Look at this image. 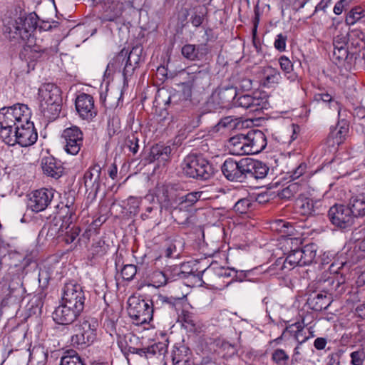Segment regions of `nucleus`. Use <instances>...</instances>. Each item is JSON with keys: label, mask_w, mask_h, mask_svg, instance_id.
Wrapping results in <instances>:
<instances>
[{"label": "nucleus", "mask_w": 365, "mask_h": 365, "mask_svg": "<svg viewBox=\"0 0 365 365\" xmlns=\"http://www.w3.org/2000/svg\"><path fill=\"white\" fill-rule=\"evenodd\" d=\"M279 63L281 69L287 73H290L293 69V65L291 61L285 56H282L279 58Z\"/></svg>", "instance_id": "61"}, {"label": "nucleus", "mask_w": 365, "mask_h": 365, "mask_svg": "<svg viewBox=\"0 0 365 365\" xmlns=\"http://www.w3.org/2000/svg\"><path fill=\"white\" fill-rule=\"evenodd\" d=\"M192 87V84H190V83H183L182 91L174 93L169 96L165 104H176L178 100H180L183 104L190 103Z\"/></svg>", "instance_id": "32"}, {"label": "nucleus", "mask_w": 365, "mask_h": 365, "mask_svg": "<svg viewBox=\"0 0 365 365\" xmlns=\"http://www.w3.org/2000/svg\"><path fill=\"white\" fill-rule=\"evenodd\" d=\"M75 106L79 117L83 120H91L97 115L93 98L89 94H79L76 98Z\"/></svg>", "instance_id": "16"}, {"label": "nucleus", "mask_w": 365, "mask_h": 365, "mask_svg": "<svg viewBox=\"0 0 365 365\" xmlns=\"http://www.w3.org/2000/svg\"><path fill=\"white\" fill-rule=\"evenodd\" d=\"M271 359L276 365H287L289 356L284 349H277L272 353Z\"/></svg>", "instance_id": "52"}, {"label": "nucleus", "mask_w": 365, "mask_h": 365, "mask_svg": "<svg viewBox=\"0 0 365 365\" xmlns=\"http://www.w3.org/2000/svg\"><path fill=\"white\" fill-rule=\"evenodd\" d=\"M245 182L251 179H264L269 170L264 163L248 158H245Z\"/></svg>", "instance_id": "20"}, {"label": "nucleus", "mask_w": 365, "mask_h": 365, "mask_svg": "<svg viewBox=\"0 0 365 365\" xmlns=\"http://www.w3.org/2000/svg\"><path fill=\"white\" fill-rule=\"evenodd\" d=\"M41 168L44 174L55 179L61 177L64 170L61 162L53 156L43 158Z\"/></svg>", "instance_id": "24"}, {"label": "nucleus", "mask_w": 365, "mask_h": 365, "mask_svg": "<svg viewBox=\"0 0 365 365\" xmlns=\"http://www.w3.org/2000/svg\"><path fill=\"white\" fill-rule=\"evenodd\" d=\"M331 302L330 295L326 292H313L309 295L307 300V304L309 308L315 312L327 309Z\"/></svg>", "instance_id": "25"}, {"label": "nucleus", "mask_w": 365, "mask_h": 365, "mask_svg": "<svg viewBox=\"0 0 365 365\" xmlns=\"http://www.w3.org/2000/svg\"><path fill=\"white\" fill-rule=\"evenodd\" d=\"M264 78L262 80V84L264 87L271 88L278 84L282 79L279 71L271 66L263 69Z\"/></svg>", "instance_id": "33"}, {"label": "nucleus", "mask_w": 365, "mask_h": 365, "mask_svg": "<svg viewBox=\"0 0 365 365\" xmlns=\"http://www.w3.org/2000/svg\"><path fill=\"white\" fill-rule=\"evenodd\" d=\"M13 127H15V125L0 117V138L9 146L16 144V133L13 130Z\"/></svg>", "instance_id": "28"}, {"label": "nucleus", "mask_w": 365, "mask_h": 365, "mask_svg": "<svg viewBox=\"0 0 365 365\" xmlns=\"http://www.w3.org/2000/svg\"><path fill=\"white\" fill-rule=\"evenodd\" d=\"M61 138L63 139L64 150L68 154L76 155L79 153L83 143V134L78 127L73 125L66 128Z\"/></svg>", "instance_id": "12"}, {"label": "nucleus", "mask_w": 365, "mask_h": 365, "mask_svg": "<svg viewBox=\"0 0 365 365\" xmlns=\"http://www.w3.org/2000/svg\"><path fill=\"white\" fill-rule=\"evenodd\" d=\"M123 4H103L100 19L102 22L115 21L122 14Z\"/></svg>", "instance_id": "27"}, {"label": "nucleus", "mask_w": 365, "mask_h": 365, "mask_svg": "<svg viewBox=\"0 0 365 365\" xmlns=\"http://www.w3.org/2000/svg\"><path fill=\"white\" fill-rule=\"evenodd\" d=\"M252 202L250 199L247 197L241 198L234 205V210L240 214H245L248 212Z\"/></svg>", "instance_id": "55"}, {"label": "nucleus", "mask_w": 365, "mask_h": 365, "mask_svg": "<svg viewBox=\"0 0 365 365\" xmlns=\"http://www.w3.org/2000/svg\"><path fill=\"white\" fill-rule=\"evenodd\" d=\"M235 274L234 268L220 269L217 272L219 278H231L230 281L227 282L225 287H228L233 282V276Z\"/></svg>", "instance_id": "57"}, {"label": "nucleus", "mask_w": 365, "mask_h": 365, "mask_svg": "<svg viewBox=\"0 0 365 365\" xmlns=\"http://www.w3.org/2000/svg\"><path fill=\"white\" fill-rule=\"evenodd\" d=\"M245 158L236 160L227 158L221 165V171L225 178L231 182H245Z\"/></svg>", "instance_id": "13"}, {"label": "nucleus", "mask_w": 365, "mask_h": 365, "mask_svg": "<svg viewBox=\"0 0 365 365\" xmlns=\"http://www.w3.org/2000/svg\"><path fill=\"white\" fill-rule=\"evenodd\" d=\"M333 24L329 28V31L334 35L333 46L334 51L332 53L331 60L339 67L341 63V51L342 49V37L341 36L340 28L341 21L339 18H333Z\"/></svg>", "instance_id": "23"}, {"label": "nucleus", "mask_w": 365, "mask_h": 365, "mask_svg": "<svg viewBox=\"0 0 365 365\" xmlns=\"http://www.w3.org/2000/svg\"><path fill=\"white\" fill-rule=\"evenodd\" d=\"M344 230L351 227L354 222V218L365 215V196L360 195L351 197L348 206L344 208Z\"/></svg>", "instance_id": "15"}, {"label": "nucleus", "mask_w": 365, "mask_h": 365, "mask_svg": "<svg viewBox=\"0 0 365 365\" xmlns=\"http://www.w3.org/2000/svg\"><path fill=\"white\" fill-rule=\"evenodd\" d=\"M306 168V165L304 163H301L292 172L289 173L290 174L289 178H291L293 180L298 179L304 173Z\"/></svg>", "instance_id": "64"}, {"label": "nucleus", "mask_w": 365, "mask_h": 365, "mask_svg": "<svg viewBox=\"0 0 365 365\" xmlns=\"http://www.w3.org/2000/svg\"><path fill=\"white\" fill-rule=\"evenodd\" d=\"M267 96L264 92L256 91L251 95L245 94L235 98L234 106L242 107L250 112H258L267 108Z\"/></svg>", "instance_id": "9"}, {"label": "nucleus", "mask_w": 365, "mask_h": 365, "mask_svg": "<svg viewBox=\"0 0 365 365\" xmlns=\"http://www.w3.org/2000/svg\"><path fill=\"white\" fill-rule=\"evenodd\" d=\"M193 12L190 21L195 27H199L204 21L206 9L202 6H197L193 8Z\"/></svg>", "instance_id": "47"}, {"label": "nucleus", "mask_w": 365, "mask_h": 365, "mask_svg": "<svg viewBox=\"0 0 365 365\" xmlns=\"http://www.w3.org/2000/svg\"><path fill=\"white\" fill-rule=\"evenodd\" d=\"M108 247L104 240H98L93 243L91 248V254L93 256H103L107 252Z\"/></svg>", "instance_id": "53"}, {"label": "nucleus", "mask_w": 365, "mask_h": 365, "mask_svg": "<svg viewBox=\"0 0 365 365\" xmlns=\"http://www.w3.org/2000/svg\"><path fill=\"white\" fill-rule=\"evenodd\" d=\"M37 19L35 13L11 19L4 24V33L11 40L29 41L36 29Z\"/></svg>", "instance_id": "2"}, {"label": "nucleus", "mask_w": 365, "mask_h": 365, "mask_svg": "<svg viewBox=\"0 0 365 365\" xmlns=\"http://www.w3.org/2000/svg\"><path fill=\"white\" fill-rule=\"evenodd\" d=\"M143 47L140 45L133 46L131 51L128 53V51L121 50L113 59L110 61L106 71L112 72L117 69L123 68V76L124 85L128 84L129 80L133 77L135 71L139 67L140 61H143L142 53Z\"/></svg>", "instance_id": "1"}, {"label": "nucleus", "mask_w": 365, "mask_h": 365, "mask_svg": "<svg viewBox=\"0 0 365 365\" xmlns=\"http://www.w3.org/2000/svg\"><path fill=\"white\" fill-rule=\"evenodd\" d=\"M101 168L99 165H95L91 167L84 174V185L86 191H90L95 196L100 190L102 180Z\"/></svg>", "instance_id": "22"}, {"label": "nucleus", "mask_w": 365, "mask_h": 365, "mask_svg": "<svg viewBox=\"0 0 365 365\" xmlns=\"http://www.w3.org/2000/svg\"><path fill=\"white\" fill-rule=\"evenodd\" d=\"M328 217L331 223L336 227H342V205L335 204L329 208Z\"/></svg>", "instance_id": "40"}, {"label": "nucleus", "mask_w": 365, "mask_h": 365, "mask_svg": "<svg viewBox=\"0 0 365 365\" xmlns=\"http://www.w3.org/2000/svg\"><path fill=\"white\" fill-rule=\"evenodd\" d=\"M137 273V267L134 264H125L121 269V275L124 280L131 281Z\"/></svg>", "instance_id": "56"}, {"label": "nucleus", "mask_w": 365, "mask_h": 365, "mask_svg": "<svg viewBox=\"0 0 365 365\" xmlns=\"http://www.w3.org/2000/svg\"><path fill=\"white\" fill-rule=\"evenodd\" d=\"M210 76L207 71H200L192 77L190 83L197 89H205L210 85Z\"/></svg>", "instance_id": "38"}, {"label": "nucleus", "mask_w": 365, "mask_h": 365, "mask_svg": "<svg viewBox=\"0 0 365 365\" xmlns=\"http://www.w3.org/2000/svg\"><path fill=\"white\" fill-rule=\"evenodd\" d=\"M82 312L62 302L53 311L52 317L58 324L70 325L76 320Z\"/></svg>", "instance_id": "17"}, {"label": "nucleus", "mask_w": 365, "mask_h": 365, "mask_svg": "<svg viewBox=\"0 0 365 365\" xmlns=\"http://www.w3.org/2000/svg\"><path fill=\"white\" fill-rule=\"evenodd\" d=\"M168 211L170 212L175 221L180 225L187 224L189 218L190 217L191 210L182 207L181 209L180 204H178L177 206L173 207Z\"/></svg>", "instance_id": "36"}, {"label": "nucleus", "mask_w": 365, "mask_h": 365, "mask_svg": "<svg viewBox=\"0 0 365 365\" xmlns=\"http://www.w3.org/2000/svg\"><path fill=\"white\" fill-rule=\"evenodd\" d=\"M207 106L210 110H218L220 108H226L225 105L217 91L215 90L207 102Z\"/></svg>", "instance_id": "50"}, {"label": "nucleus", "mask_w": 365, "mask_h": 365, "mask_svg": "<svg viewBox=\"0 0 365 365\" xmlns=\"http://www.w3.org/2000/svg\"><path fill=\"white\" fill-rule=\"evenodd\" d=\"M359 30L349 31L346 34V41H344V50H346V56L344 60V68L351 72L355 70L356 61L361 51V39L359 37Z\"/></svg>", "instance_id": "8"}, {"label": "nucleus", "mask_w": 365, "mask_h": 365, "mask_svg": "<svg viewBox=\"0 0 365 365\" xmlns=\"http://www.w3.org/2000/svg\"><path fill=\"white\" fill-rule=\"evenodd\" d=\"M140 201L138 198L135 197H129L127 199L126 205L130 213L136 214L138 212Z\"/></svg>", "instance_id": "60"}, {"label": "nucleus", "mask_w": 365, "mask_h": 365, "mask_svg": "<svg viewBox=\"0 0 365 365\" xmlns=\"http://www.w3.org/2000/svg\"><path fill=\"white\" fill-rule=\"evenodd\" d=\"M296 208L302 215H311L315 212L314 202L307 197H299L296 202Z\"/></svg>", "instance_id": "37"}, {"label": "nucleus", "mask_w": 365, "mask_h": 365, "mask_svg": "<svg viewBox=\"0 0 365 365\" xmlns=\"http://www.w3.org/2000/svg\"><path fill=\"white\" fill-rule=\"evenodd\" d=\"M167 351L168 346L162 342L155 343L151 346L145 347L146 358L149 359L155 356H163Z\"/></svg>", "instance_id": "43"}, {"label": "nucleus", "mask_w": 365, "mask_h": 365, "mask_svg": "<svg viewBox=\"0 0 365 365\" xmlns=\"http://www.w3.org/2000/svg\"><path fill=\"white\" fill-rule=\"evenodd\" d=\"M185 302V297H175L163 294L155 295L151 299V304L155 307L160 306L173 314H178L180 311L182 310Z\"/></svg>", "instance_id": "19"}, {"label": "nucleus", "mask_w": 365, "mask_h": 365, "mask_svg": "<svg viewBox=\"0 0 365 365\" xmlns=\"http://www.w3.org/2000/svg\"><path fill=\"white\" fill-rule=\"evenodd\" d=\"M65 207L66 209V213L63 216V220L64 223L68 225L69 223H73L77 218L76 214V206L74 205L73 198H72L71 200H68Z\"/></svg>", "instance_id": "48"}, {"label": "nucleus", "mask_w": 365, "mask_h": 365, "mask_svg": "<svg viewBox=\"0 0 365 365\" xmlns=\"http://www.w3.org/2000/svg\"><path fill=\"white\" fill-rule=\"evenodd\" d=\"M184 240L179 236H175L170 240L165 250V256L168 258L178 256L184 247Z\"/></svg>", "instance_id": "35"}, {"label": "nucleus", "mask_w": 365, "mask_h": 365, "mask_svg": "<svg viewBox=\"0 0 365 365\" xmlns=\"http://www.w3.org/2000/svg\"><path fill=\"white\" fill-rule=\"evenodd\" d=\"M183 187L179 183L158 185L156 187V196L160 204V208L169 210L180 204L184 192Z\"/></svg>", "instance_id": "6"}, {"label": "nucleus", "mask_w": 365, "mask_h": 365, "mask_svg": "<svg viewBox=\"0 0 365 365\" xmlns=\"http://www.w3.org/2000/svg\"><path fill=\"white\" fill-rule=\"evenodd\" d=\"M16 144L21 147H28L34 144L38 138L36 130L33 122L28 121L15 128Z\"/></svg>", "instance_id": "18"}, {"label": "nucleus", "mask_w": 365, "mask_h": 365, "mask_svg": "<svg viewBox=\"0 0 365 365\" xmlns=\"http://www.w3.org/2000/svg\"><path fill=\"white\" fill-rule=\"evenodd\" d=\"M286 41V36L283 35L282 34H278L274 43V48L280 52L285 51Z\"/></svg>", "instance_id": "62"}, {"label": "nucleus", "mask_w": 365, "mask_h": 365, "mask_svg": "<svg viewBox=\"0 0 365 365\" xmlns=\"http://www.w3.org/2000/svg\"><path fill=\"white\" fill-rule=\"evenodd\" d=\"M229 149L232 155H243L248 154V148L245 134H237L229 140Z\"/></svg>", "instance_id": "26"}, {"label": "nucleus", "mask_w": 365, "mask_h": 365, "mask_svg": "<svg viewBox=\"0 0 365 365\" xmlns=\"http://www.w3.org/2000/svg\"><path fill=\"white\" fill-rule=\"evenodd\" d=\"M302 254L301 264L306 266L310 264L316 257L315 245L314 244H308L299 249Z\"/></svg>", "instance_id": "42"}, {"label": "nucleus", "mask_w": 365, "mask_h": 365, "mask_svg": "<svg viewBox=\"0 0 365 365\" xmlns=\"http://www.w3.org/2000/svg\"><path fill=\"white\" fill-rule=\"evenodd\" d=\"M45 53L44 50H36L35 48L30 49L29 53L28 54V58L30 60V62L28 63V66H32V68H34V64L33 61H37L38 58H41L42 56Z\"/></svg>", "instance_id": "58"}, {"label": "nucleus", "mask_w": 365, "mask_h": 365, "mask_svg": "<svg viewBox=\"0 0 365 365\" xmlns=\"http://www.w3.org/2000/svg\"><path fill=\"white\" fill-rule=\"evenodd\" d=\"M174 271H177L176 273L173 274L172 268H165L163 272L158 271L153 273V277L155 279V282L158 284V286H163L168 283V281H174L176 279V277L179 276L182 272L178 266L175 265L173 267Z\"/></svg>", "instance_id": "30"}, {"label": "nucleus", "mask_w": 365, "mask_h": 365, "mask_svg": "<svg viewBox=\"0 0 365 365\" xmlns=\"http://www.w3.org/2000/svg\"><path fill=\"white\" fill-rule=\"evenodd\" d=\"M53 198L52 190L41 188L31 192L29 195L28 207L33 212L45 210Z\"/></svg>", "instance_id": "14"}, {"label": "nucleus", "mask_w": 365, "mask_h": 365, "mask_svg": "<svg viewBox=\"0 0 365 365\" xmlns=\"http://www.w3.org/2000/svg\"><path fill=\"white\" fill-rule=\"evenodd\" d=\"M301 190V186L297 182L289 184L283 188L278 193V196L281 199L289 200L294 197Z\"/></svg>", "instance_id": "46"}, {"label": "nucleus", "mask_w": 365, "mask_h": 365, "mask_svg": "<svg viewBox=\"0 0 365 365\" xmlns=\"http://www.w3.org/2000/svg\"><path fill=\"white\" fill-rule=\"evenodd\" d=\"M181 53L183 57L187 60H197V56L196 54V45L190 43L184 45L181 48Z\"/></svg>", "instance_id": "54"}, {"label": "nucleus", "mask_w": 365, "mask_h": 365, "mask_svg": "<svg viewBox=\"0 0 365 365\" xmlns=\"http://www.w3.org/2000/svg\"><path fill=\"white\" fill-rule=\"evenodd\" d=\"M60 365H85V363L77 353L73 351L61 357Z\"/></svg>", "instance_id": "51"}, {"label": "nucleus", "mask_w": 365, "mask_h": 365, "mask_svg": "<svg viewBox=\"0 0 365 365\" xmlns=\"http://www.w3.org/2000/svg\"><path fill=\"white\" fill-rule=\"evenodd\" d=\"M203 192L195 191L189 192L186 195L182 192V199L180 204L181 208H189L191 210L192 207L202 197Z\"/></svg>", "instance_id": "41"}, {"label": "nucleus", "mask_w": 365, "mask_h": 365, "mask_svg": "<svg viewBox=\"0 0 365 365\" xmlns=\"http://www.w3.org/2000/svg\"><path fill=\"white\" fill-rule=\"evenodd\" d=\"M346 306L351 310V317L356 316L353 312L355 304L359 302V291L357 287H351L346 294Z\"/></svg>", "instance_id": "44"}, {"label": "nucleus", "mask_w": 365, "mask_h": 365, "mask_svg": "<svg viewBox=\"0 0 365 365\" xmlns=\"http://www.w3.org/2000/svg\"><path fill=\"white\" fill-rule=\"evenodd\" d=\"M85 301V293L83 287L80 284L73 282L65 284L63 288V302L83 311Z\"/></svg>", "instance_id": "11"}, {"label": "nucleus", "mask_w": 365, "mask_h": 365, "mask_svg": "<svg viewBox=\"0 0 365 365\" xmlns=\"http://www.w3.org/2000/svg\"><path fill=\"white\" fill-rule=\"evenodd\" d=\"M125 145L129 148L133 154H135L138 150V139L134 135L128 136L125 140Z\"/></svg>", "instance_id": "59"}, {"label": "nucleus", "mask_w": 365, "mask_h": 365, "mask_svg": "<svg viewBox=\"0 0 365 365\" xmlns=\"http://www.w3.org/2000/svg\"><path fill=\"white\" fill-rule=\"evenodd\" d=\"M128 303V314L137 324H147L152 320L155 306L151 304V300L130 297Z\"/></svg>", "instance_id": "7"}, {"label": "nucleus", "mask_w": 365, "mask_h": 365, "mask_svg": "<svg viewBox=\"0 0 365 365\" xmlns=\"http://www.w3.org/2000/svg\"><path fill=\"white\" fill-rule=\"evenodd\" d=\"M31 112L25 104L17 103L0 109V117L15 125V128L30 121Z\"/></svg>", "instance_id": "10"}, {"label": "nucleus", "mask_w": 365, "mask_h": 365, "mask_svg": "<svg viewBox=\"0 0 365 365\" xmlns=\"http://www.w3.org/2000/svg\"><path fill=\"white\" fill-rule=\"evenodd\" d=\"M302 256L299 249L294 250L288 255L284 260L282 261L281 258L278 259L277 263V264H282L281 270H291L296 266H303L301 264Z\"/></svg>", "instance_id": "31"}, {"label": "nucleus", "mask_w": 365, "mask_h": 365, "mask_svg": "<svg viewBox=\"0 0 365 365\" xmlns=\"http://www.w3.org/2000/svg\"><path fill=\"white\" fill-rule=\"evenodd\" d=\"M183 174L187 178L206 180L211 178L213 169L210 163L201 155L190 154L182 163Z\"/></svg>", "instance_id": "5"}, {"label": "nucleus", "mask_w": 365, "mask_h": 365, "mask_svg": "<svg viewBox=\"0 0 365 365\" xmlns=\"http://www.w3.org/2000/svg\"><path fill=\"white\" fill-rule=\"evenodd\" d=\"M190 358V351L188 347L185 345H181L178 347H175L172 353V360L173 365L177 364V361L185 360Z\"/></svg>", "instance_id": "45"}, {"label": "nucleus", "mask_w": 365, "mask_h": 365, "mask_svg": "<svg viewBox=\"0 0 365 365\" xmlns=\"http://www.w3.org/2000/svg\"><path fill=\"white\" fill-rule=\"evenodd\" d=\"M364 11L361 6H354L346 16V24L347 25H354L364 16Z\"/></svg>", "instance_id": "49"}, {"label": "nucleus", "mask_w": 365, "mask_h": 365, "mask_svg": "<svg viewBox=\"0 0 365 365\" xmlns=\"http://www.w3.org/2000/svg\"><path fill=\"white\" fill-rule=\"evenodd\" d=\"M171 148L163 144H156L151 147L148 155V160L150 163L155 160L161 162H167L170 159L171 153Z\"/></svg>", "instance_id": "29"}, {"label": "nucleus", "mask_w": 365, "mask_h": 365, "mask_svg": "<svg viewBox=\"0 0 365 365\" xmlns=\"http://www.w3.org/2000/svg\"><path fill=\"white\" fill-rule=\"evenodd\" d=\"M351 361V363L353 365H362L364 355L362 351H355L350 354Z\"/></svg>", "instance_id": "63"}, {"label": "nucleus", "mask_w": 365, "mask_h": 365, "mask_svg": "<svg viewBox=\"0 0 365 365\" xmlns=\"http://www.w3.org/2000/svg\"><path fill=\"white\" fill-rule=\"evenodd\" d=\"M248 154H258L267 146V141L264 133L259 130H250L245 134Z\"/></svg>", "instance_id": "21"}, {"label": "nucleus", "mask_w": 365, "mask_h": 365, "mask_svg": "<svg viewBox=\"0 0 365 365\" xmlns=\"http://www.w3.org/2000/svg\"><path fill=\"white\" fill-rule=\"evenodd\" d=\"M98 322L96 318L85 317L72 326L71 341L73 346L84 347L96 339Z\"/></svg>", "instance_id": "4"}, {"label": "nucleus", "mask_w": 365, "mask_h": 365, "mask_svg": "<svg viewBox=\"0 0 365 365\" xmlns=\"http://www.w3.org/2000/svg\"><path fill=\"white\" fill-rule=\"evenodd\" d=\"M73 223H69L68 225L64 223L62 220V224L60 226L58 230L64 233V241L66 244H71L73 242L76 238L79 236L81 229L78 226L73 225Z\"/></svg>", "instance_id": "34"}, {"label": "nucleus", "mask_w": 365, "mask_h": 365, "mask_svg": "<svg viewBox=\"0 0 365 365\" xmlns=\"http://www.w3.org/2000/svg\"><path fill=\"white\" fill-rule=\"evenodd\" d=\"M40 110L44 117L53 120L61 110V90L53 83H45L38 89Z\"/></svg>", "instance_id": "3"}, {"label": "nucleus", "mask_w": 365, "mask_h": 365, "mask_svg": "<svg viewBox=\"0 0 365 365\" xmlns=\"http://www.w3.org/2000/svg\"><path fill=\"white\" fill-rule=\"evenodd\" d=\"M226 108L233 106V103L237 96V89L233 86L222 87L217 89Z\"/></svg>", "instance_id": "39"}]
</instances>
